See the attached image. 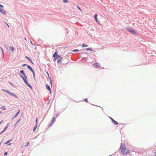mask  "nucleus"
Returning <instances> with one entry per match:
<instances>
[{
  "mask_svg": "<svg viewBox=\"0 0 156 156\" xmlns=\"http://www.w3.org/2000/svg\"><path fill=\"white\" fill-rule=\"evenodd\" d=\"M122 154L123 155L129 153V151L127 149L124 143H121L120 148Z\"/></svg>",
  "mask_w": 156,
  "mask_h": 156,
  "instance_id": "obj_1",
  "label": "nucleus"
},
{
  "mask_svg": "<svg viewBox=\"0 0 156 156\" xmlns=\"http://www.w3.org/2000/svg\"><path fill=\"white\" fill-rule=\"evenodd\" d=\"M20 73L23 76L20 75L21 77L23 79V80H25L27 79V77L23 72V70H21Z\"/></svg>",
  "mask_w": 156,
  "mask_h": 156,
  "instance_id": "obj_2",
  "label": "nucleus"
},
{
  "mask_svg": "<svg viewBox=\"0 0 156 156\" xmlns=\"http://www.w3.org/2000/svg\"><path fill=\"white\" fill-rule=\"evenodd\" d=\"M53 57H54V61H55L56 59L58 57H60V56L57 54V52H55L54 54L53 55Z\"/></svg>",
  "mask_w": 156,
  "mask_h": 156,
  "instance_id": "obj_3",
  "label": "nucleus"
},
{
  "mask_svg": "<svg viewBox=\"0 0 156 156\" xmlns=\"http://www.w3.org/2000/svg\"><path fill=\"white\" fill-rule=\"evenodd\" d=\"M93 66L95 68H97L98 69H99L101 67L100 65L98 63H96L94 64L93 65Z\"/></svg>",
  "mask_w": 156,
  "mask_h": 156,
  "instance_id": "obj_4",
  "label": "nucleus"
},
{
  "mask_svg": "<svg viewBox=\"0 0 156 156\" xmlns=\"http://www.w3.org/2000/svg\"><path fill=\"white\" fill-rule=\"evenodd\" d=\"M27 68L29 69L33 73L34 76H35V74L34 73V72L33 69L29 66H27Z\"/></svg>",
  "mask_w": 156,
  "mask_h": 156,
  "instance_id": "obj_5",
  "label": "nucleus"
},
{
  "mask_svg": "<svg viewBox=\"0 0 156 156\" xmlns=\"http://www.w3.org/2000/svg\"><path fill=\"white\" fill-rule=\"evenodd\" d=\"M109 118L111 119L112 123H114L115 125H117L118 124V122L115 120L113 119L111 117H109Z\"/></svg>",
  "mask_w": 156,
  "mask_h": 156,
  "instance_id": "obj_6",
  "label": "nucleus"
},
{
  "mask_svg": "<svg viewBox=\"0 0 156 156\" xmlns=\"http://www.w3.org/2000/svg\"><path fill=\"white\" fill-rule=\"evenodd\" d=\"M0 12L3 14L5 15L6 13V11L2 8H0Z\"/></svg>",
  "mask_w": 156,
  "mask_h": 156,
  "instance_id": "obj_7",
  "label": "nucleus"
},
{
  "mask_svg": "<svg viewBox=\"0 0 156 156\" xmlns=\"http://www.w3.org/2000/svg\"><path fill=\"white\" fill-rule=\"evenodd\" d=\"M24 81L25 83L26 84L30 87V88L31 89H32V87L30 85L29 83H28L27 82V79L26 80H24Z\"/></svg>",
  "mask_w": 156,
  "mask_h": 156,
  "instance_id": "obj_8",
  "label": "nucleus"
},
{
  "mask_svg": "<svg viewBox=\"0 0 156 156\" xmlns=\"http://www.w3.org/2000/svg\"><path fill=\"white\" fill-rule=\"evenodd\" d=\"M55 118H53L52 119V121H51V124L50 125V126H51L52 125H53V124L55 122Z\"/></svg>",
  "mask_w": 156,
  "mask_h": 156,
  "instance_id": "obj_9",
  "label": "nucleus"
},
{
  "mask_svg": "<svg viewBox=\"0 0 156 156\" xmlns=\"http://www.w3.org/2000/svg\"><path fill=\"white\" fill-rule=\"evenodd\" d=\"M97 16H98L97 14H95V15L94 16V18H95V19L96 20V21L98 23H99V22L98 20V19L97 18Z\"/></svg>",
  "mask_w": 156,
  "mask_h": 156,
  "instance_id": "obj_10",
  "label": "nucleus"
},
{
  "mask_svg": "<svg viewBox=\"0 0 156 156\" xmlns=\"http://www.w3.org/2000/svg\"><path fill=\"white\" fill-rule=\"evenodd\" d=\"M128 30L131 33H135V31L133 29H129Z\"/></svg>",
  "mask_w": 156,
  "mask_h": 156,
  "instance_id": "obj_11",
  "label": "nucleus"
},
{
  "mask_svg": "<svg viewBox=\"0 0 156 156\" xmlns=\"http://www.w3.org/2000/svg\"><path fill=\"white\" fill-rule=\"evenodd\" d=\"M46 88L47 89H48L50 91V93H51V91L50 86L48 85H47L46 87Z\"/></svg>",
  "mask_w": 156,
  "mask_h": 156,
  "instance_id": "obj_12",
  "label": "nucleus"
},
{
  "mask_svg": "<svg viewBox=\"0 0 156 156\" xmlns=\"http://www.w3.org/2000/svg\"><path fill=\"white\" fill-rule=\"evenodd\" d=\"M26 58H27V59H28L31 62L32 64H33V63L31 59L29 58L28 57L26 56Z\"/></svg>",
  "mask_w": 156,
  "mask_h": 156,
  "instance_id": "obj_13",
  "label": "nucleus"
},
{
  "mask_svg": "<svg viewBox=\"0 0 156 156\" xmlns=\"http://www.w3.org/2000/svg\"><path fill=\"white\" fill-rule=\"evenodd\" d=\"M7 129V128L5 127L4 129H3V130L0 133V135L3 133Z\"/></svg>",
  "mask_w": 156,
  "mask_h": 156,
  "instance_id": "obj_14",
  "label": "nucleus"
},
{
  "mask_svg": "<svg viewBox=\"0 0 156 156\" xmlns=\"http://www.w3.org/2000/svg\"><path fill=\"white\" fill-rule=\"evenodd\" d=\"M88 46V45L87 44H85L84 43H83L82 44V47H83V48H84V47H87Z\"/></svg>",
  "mask_w": 156,
  "mask_h": 156,
  "instance_id": "obj_15",
  "label": "nucleus"
},
{
  "mask_svg": "<svg viewBox=\"0 0 156 156\" xmlns=\"http://www.w3.org/2000/svg\"><path fill=\"white\" fill-rule=\"evenodd\" d=\"M20 112V110H19V111H18V112H17V113L15 115L14 118H15V117H16L17 116V115H18V114H19Z\"/></svg>",
  "mask_w": 156,
  "mask_h": 156,
  "instance_id": "obj_16",
  "label": "nucleus"
},
{
  "mask_svg": "<svg viewBox=\"0 0 156 156\" xmlns=\"http://www.w3.org/2000/svg\"><path fill=\"white\" fill-rule=\"evenodd\" d=\"M37 124H36V125H35V126H34V128L33 129V131L34 132L35 131V130H36V129L37 128Z\"/></svg>",
  "mask_w": 156,
  "mask_h": 156,
  "instance_id": "obj_17",
  "label": "nucleus"
},
{
  "mask_svg": "<svg viewBox=\"0 0 156 156\" xmlns=\"http://www.w3.org/2000/svg\"><path fill=\"white\" fill-rule=\"evenodd\" d=\"M1 108V110L2 109L3 110H5L6 109L5 108L4 106H2V107H0Z\"/></svg>",
  "mask_w": 156,
  "mask_h": 156,
  "instance_id": "obj_18",
  "label": "nucleus"
},
{
  "mask_svg": "<svg viewBox=\"0 0 156 156\" xmlns=\"http://www.w3.org/2000/svg\"><path fill=\"white\" fill-rule=\"evenodd\" d=\"M10 49H11V51H14V47H13V46H12V47H10Z\"/></svg>",
  "mask_w": 156,
  "mask_h": 156,
  "instance_id": "obj_19",
  "label": "nucleus"
},
{
  "mask_svg": "<svg viewBox=\"0 0 156 156\" xmlns=\"http://www.w3.org/2000/svg\"><path fill=\"white\" fill-rule=\"evenodd\" d=\"M11 140H12V139L8 141L7 142L5 143H4V144H7L9 143L11 141Z\"/></svg>",
  "mask_w": 156,
  "mask_h": 156,
  "instance_id": "obj_20",
  "label": "nucleus"
},
{
  "mask_svg": "<svg viewBox=\"0 0 156 156\" xmlns=\"http://www.w3.org/2000/svg\"><path fill=\"white\" fill-rule=\"evenodd\" d=\"M79 51V50H78V49H74V50H73V52H75L76 51Z\"/></svg>",
  "mask_w": 156,
  "mask_h": 156,
  "instance_id": "obj_21",
  "label": "nucleus"
},
{
  "mask_svg": "<svg viewBox=\"0 0 156 156\" xmlns=\"http://www.w3.org/2000/svg\"><path fill=\"white\" fill-rule=\"evenodd\" d=\"M62 57H61V59H60L59 60H58V61H57V62L58 63H59V62H61V59H62Z\"/></svg>",
  "mask_w": 156,
  "mask_h": 156,
  "instance_id": "obj_22",
  "label": "nucleus"
},
{
  "mask_svg": "<svg viewBox=\"0 0 156 156\" xmlns=\"http://www.w3.org/2000/svg\"><path fill=\"white\" fill-rule=\"evenodd\" d=\"M2 90L3 91H4L7 93H9V91H8L7 90H4V89H2Z\"/></svg>",
  "mask_w": 156,
  "mask_h": 156,
  "instance_id": "obj_23",
  "label": "nucleus"
},
{
  "mask_svg": "<svg viewBox=\"0 0 156 156\" xmlns=\"http://www.w3.org/2000/svg\"><path fill=\"white\" fill-rule=\"evenodd\" d=\"M9 123H8L7 125L5 127H6V128L7 129V128L9 127Z\"/></svg>",
  "mask_w": 156,
  "mask_h": 156,
  "instance_id": "obj_24",
  "label": "nucleus"
},
{
  "mask_svg": "<svg viewBox=\"0 0 156 156\" xmlns=\"http://www.w3.org/2000/svg\"><path fill=\"white\" fill-rule=\"evenodd\" d=\"M8 93L10 94L11 95H13L14 96H15L16 95L14 94H13L12 93H11V92H9V93Z\"/></svg>",
  "mask_w": 156,
  "mask_h": 156,
  "instance_id": "obj_25",
  "label": "nucleus"
},
{
  "mask_svg": "<svg viewBox=\"0 0 156 156\" xmlns=\"http://www.w3.org/2000/svg\"><path fill=\"white\" fill-rule=\"evenodd\" d=\"M63 2L64 3L68 2V0H63Z\"/></svg>",
  "mask_w": 156,
  "mask_h": 156,
  "instance_id": "obj_26",
  "label": "nucleus"
},
{
  "mask_svg": "<svg viewBox=\"0 0 156 156\" xmlns=\"http://www.w3.org/2000/svg\"><path fill=\"white\" fill-rule=\"evenodd\" d=\"M36 124H37V118L36 119Z\"/></svg>",
  "mask_w": 156,
  "mask_h": 156,
  "instance_id": "obj_27",
  "label": "nucleus"
},
{
  "mask_svg": "<svg viewBox=\"0 0 156 156\" xmlns=\"http://www.w3.org/2000/svg\"><path fill=\"white\" fill-rule=\"evenodd\" d=\"M86 50H89L92 51V50L90 48H88L86 49Z\"/></svg>",
  "mask_w": 156,
  "mask_h": 156,
  "instance_id": "obj_28",
  "label": "nucleus"
},
{
  "mask_svg": "<svg viewBox=\"0 0 156 156\" xmlns=\"http://www.w3.org/2000/svg\"><path fill=\"white\" fill-rule=\"evenodd\" d=\"M20 121V120L19 119L18 120V121L16 122V124L18 123V122H19Z\"/></svg>",
  "mask_w": 156,
  "mask_h": 156,
  "instance_id": "obj_29",
  "label": "nucleus"
},
{
  "mask_svg": "<svg viewBox=\"0 0 156 156\" xmlns=\"http://www.w3.org/2000/svg\"><path fill=\"white\" fill-rule=\"evenodd\" d=\"M84 101H86L87 102H88V101H87V99H85L84 100Z\"/></svg>",
  "mask_w": 156,
  "mask_h": 156,
  "instance_id": "obj_30",
  "label": "nucleus"
},
{
  "mask_svg": "<svg viewBox=\"0 0 156 156\" xmlns=\"http://www.w3.org/2000/svg\"><path fill=\"white\" fill-rule=\"evenodd\" d=\"M29 142H28L27 143V145L25 146L27 147V146H28L29 145Z\"/></svg>",
  "mask_w": 156,
  "mask_h": 156,
  "instance_id": "obj_31",
  "label": "nucleus"
},
{
  "mask_svg": "<svg viewBox=\"0 0 156 156\" xmlns=\"http://www.w3.org/2000/svg\"><path fill=\"white\" fill-rule=\"evenodd\" d=\"M2 113V111L1 109V108H0V114H1Z\"/></svg>",
  "mask_w": 156,
  "mask_h": 156,
  "instance_id": "obj_32",
  "label": "nucleus"
},
{
  "mask_svg": "<svg viewBox=\"0 0 156 156\" xmlns=\"http://www.w3.org/2000/svg\"><path fill=\"white\" fill-rule=\"evenodd\" d=\"M7 152H5L4 153V155H7Z\"/></svg>",
  "mask_w": 156,
  "mask_h": 156,
  "instance_id": "obj_33",
  "label": "nucleus"
},
{
  "mask_svg": "<svg viewBox=\"0 0 156 156\" xmlns=\"http://www.w3.org/2000/svg\"><path fill=\"white\" fill-rule=\"evenodd\" d=\"M3 5H2L0 4V8L1 7L3 8Z\"/></svg>",
  "mask_w": 156,
  "mask_h": 156,
  "instance_id": "obj_34",
  "label": "nucleus"
},
{
  "mask_svg": "<svg viewBox=\"0 0 156 156\" xmlns=\"http://www.w3.org/2000/svg\"><path fill=\"white\" fill-rule=\"evenodd\" d=\"M77 7H78V9H80V10H81V9H80V8L79 7H78V6H77Z\"/></svg>",
  "mask_w": 156,
  "mask_h": 156,
  "instance_id": "obj_35",
  "label": "nucleus"
},
{
  "mask_svg": "<svg viewBox=\"0 0 156 156\" xmlns=\"http://www.w3.org/2000/svg\"><path fill=\"white\" fill-rule=\"evenodd\" d=\"M154 155L156 156V151L154 153Z\"/></svg>",
  "mask_w": 156,
  "mask_h": 156,
  "instance_id": "obj_36",
  "label": "nucleus"
},
{
  "mask_svg": "<svg viewBox=\"0 0 156 156\" xmlns=\"http://www.w3.org/2000/svg\"><path fill=\"white\" fill-rule=\"evenodd\" d=\"M1 48L2 51V53H3V49H2V48Z\"/></svg>",
  "mask_w": 156,
  "mask_h": 156,
  "instance_id": "obj_37",
  "label": "nucleus"
},
{
  "mask_svg": "<svg viewBox=\"0 0 156 156\" xmlns=\"http://www.w3.org/2000/svg\"><path fill=\"white\" fill-rule=\"evenodd\" d=\"M26 64H24L23 65V66H26Z\"/></svg>",
  "mask_w": 156,
  "mask_h": 156,
  "instance_id": "obj_38",
  "label": "nucleus"
},
{
  "mask_svg": "<svg viewBox=\"0 0 156 156\" xmlns=\"http://www.w3.org/2000/svg\"><path fill=\"white\" fill-rule=\"evenodd\" d=\"M11 144V143H10V144H8V145H10Z\"/></svg>",
  "mask_w": 156,
  "mask_h": 156,
  "instance_id": "obj_39",
  "label": "nucleus"
},
{
  "mask_svg": "<svg viewBox=\"0 0 156 156\" xmlns=\"http://www.w3.org/2000/svg\"><path fill=\"white\" fill-rule=\"evenodd\" d=\"M6 25L8 26V27H9V25H8V24H7V23H6Z\"/></svg>",
  "mask_w": 156,
  "mask_h": 156,
  "instance_id": "obj_40",
  "label": "nucleus"
},
{
  "mask_svg": "<svg viewBox=\"0 0 156 156\" xmlns=\"http://www.w3.org/2000/svg\"><path fill=\"white\" fill-rule=\"evenodd\" d=\"M9 83H10L12 85V84L11 83V82H9Z\"/></svg>",
  "mask_w": 156,
  "mask_h": 156,
  "instance_id": "obj_41",
  "label": "nucleus"
},
{
  "mask_svg": "<svg viewBox=\"0 0 156 156\" xmlns=\"http://www.w3.org/2000/svg\"><path fill=\"white\" fill-rule=\"evenodd\" d=\"M58 115H59V114H58H58L57 115V116H58Z\"/></svg>",
  "mask_w": 156,
  "mask_h": 156,
  "instance_id": "obj_42",
  "label": "nucleus"
},
{
  "mask_svg": "<svg viewBox=\"0 0 156 156\" xmlns=\"http://www.w3.org/2000/svg\"><path fill=\"white\" fill-rule=\"evenodd\" d=\"M58 115H59V114H58H58L57 115V116H58Z\"/></svg>",
  "mask_w": 156,
  "mask_h": 156,
  "instance_id": "obj_43",
  "label": "nucleus"
},
{
  "mask_svg": "<svg viewBox=\"0 0 156 156\" xmlns=\"http://www.w3.org/2000/svg\"><path fill=\"white\" fill-rule=\"evenodd\" d=\"M25 40H26V38H25Z\"/></svg>",
  "mask_w": 156,
  "mask_h": 156,
  "instance_id": "obj_44",
  "label": "nucleus"
},
{
  "mask_svg": "<svg viewBox=\"0 0 156 156\" xmlns=\"http://www.w3.org/2000/svg\"><path fill=\"white\" fill-rule=\"evenodd\" d=\"M2 122H0V124L2 123Z\"/></svg>",
  "mask_w": 156,
  "mask_h": 156,
  "instance_id": "obj_45",
  "label": "nucleus"
}]
</instances>
